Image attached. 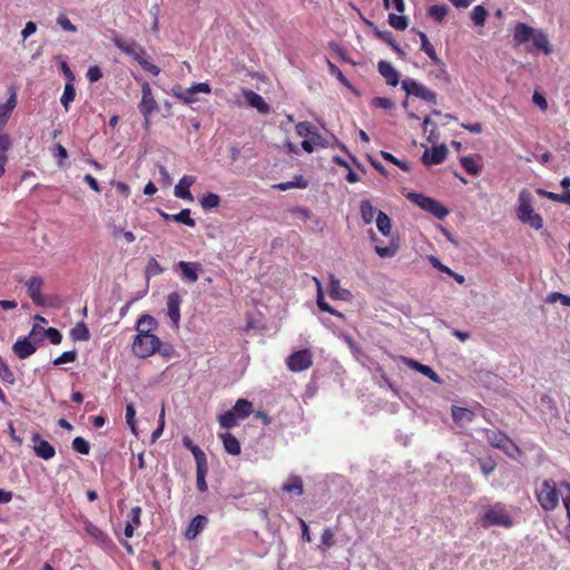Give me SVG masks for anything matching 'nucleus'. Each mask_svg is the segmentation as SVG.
Instances as JSON below:
<instances>
[{
	"instance_id": "nucleus-1",
	"label": "nucleus",
	"mask_w": 570,
	"mask_h": 570,
	"mask_svg": "<svg viewBox=\"0 0 570 570\" xmlns=\"http://www.w3.org/2000/svg\"><path fill=\"white\" fill-rule=\"evenodd\" d=\"M517 217L523 224L539 230L543 227L542 217L534 213L532 207V196L529 190L522 189L518 196Z\"/></svg>"
},
{
	"instance_id": "nucleus-2",
	"label": "nucleus",
	"mask_w": 570,
	"mask_h": 570,
	"mask_svg": "<svg viewBox=\"0 0 570 570\" xmlns=\"http://www.w3.org/2000/svg\"><path fill=\"white\" fill-rule=\"evenodd\" d=\"M159 347V337L156 334H147L145 331L144 334L135 335L131 352L139 358H146L157 353Z\"/></svg>"
},
{
	"instance_id": "nucleus-3",
	"label": "nucleus",
	"mask_w": 570,
	"mask_h": 570,
	"mask_svg": "<svg viewBox=\"0 0 570 570\" xmlns=\"http://www.w3.org/2000/svg\"><path fill=\"white\" fill-rule=\"evenodd\" d=\"M407 198L421 209L432 214L439 219L444 218L449 210L438 200L419 193H409Z\"/></svg>"
},
{
	"instance_id": "nucleus-4",
	"label": "nucleus",
	"mask_w": 570,
	"mask_h": 570,
	"mask_svg": "<svg viewBox=\"0 0 570 570\" xmlns=\"http://www.w3.org/2000/svg\"><path fill=\"white\" fill-rule=\"evenodd\" d=\"M537 497L543 510H554L559 503V495L556 482L553 480H544L537 493Z\"/></svg>"
},
{
	"instance_id": "nucleus-5",
	"label": "nucleus",
	"mask_w": 570,
	"mask_h": 570,
	"mask_svg": "<svg viewBox=\"0 0 570 570\" xmlns=\"http://www.w3.org/2000/svg\"><path fill=\"white\" fill-rule=\"evenodd\" d=\"M401 86L406 95L417 97L433 105L436 104V94L415 79L406 78L402 80Z\"/></svg>"
},
{
	"instance_id": "nucleus-6",
	"label": "nucleus",
	"mask_w": 570,
	"mask_h": 570,
	"mask_svg": "<svg viewBox=\"0 0 570 570\" xmlns=\"http://www.w3.org/2000/svg\"><path fill=\"white\" fill-rule=\"evenodd\" d=\"M484 521L488 525L510 528L513 521L502 503L489 507L484 512Z\"/></svg>"
},
{
	"instance_id": "nucleus-7",
	"label": "nucleus",
	"mask_w": 570,
	"mask_h": 570,
	"mask_svg": "<svg viewBox=\"0 0 570 570\" xmlns=\"http://www.w3.org/2000/svg\"><path fill=\"white\" fill-rule=\"evenodd\" d=\"M313 364V355L309 350H301L292 353L286 358V365L292 372H302L309 368Z\"/></svg>"
},
{
	"instance_id": "nucleus-8",
	"label": "nucleus",
	"mask_w": 570,
	"mask_h": 570,
	"mask_svg": "<svg viewBox=\"0 0 570 570\" xmlns=\"http://www.w3.org/2000/svg\"><path fill=\"white\" fill-rule=\"evenodd\" d=\"M114 45L118 48L122 53L130 56L135 61L140 65V61L145 60L146 51L145 49L135 41H126L121 38L115 37L112 39Z\"/></svg>"
},
{
	"instance_id": "nucleus-9",
	"label": "nucleus",
	"mask_w": 570,
	"mask_h": 570,
	"mask_svg": "<svg viewBox=\"0 0 570 570\" xmlns=\"http://www.w3.org/2000/svg\"><path fill=\"white\" fill-rule=\"evenodd\" d=\"M158 105L153 97L151 88L148 82L142 83V97L139 104V110L144 115L145 125L148 126L151 114L157 109Z\"/></svg>"
},
{
	"instance_id": "nucleus-10",
	"label": "nucleus",
	"mask_w": 570,
	"mask_h": 570,
	"mask_svg": "<svg viewBox=\"0 0 570 570\" xmlns=\"http://www.w3.org/2000/svg\"><path fill=\"white\" fill-rule=\"evenodd\" d=\"M181 296L178 292H171L167 296V316L174 328L179 327Z\"/></svg>"
},
{
	"instance_id": "nucleus-11",
	"label": "nucleus",
	"mask_w": 570,
	"mask_h": 570,
	"mask_svg": "<svg viewBox=\"0 0 570 570\" xmlns=\"http://www.w3.org/2000/svg\"><path fill=\"white\" fill-rule=\"evenodd\" d=\"M31 441L33 443L32 449L37 456L43 460H50L55 456V448L39 434H33Z\"/></svg>"
},
{
	"instance_id": "nucleus-12",
	"label": "nucleus",
	"mask_w": 570,
	"mask_h": 570,
	"mask_svg": "<svg viewBox=\"0 0 570 570\" xmlns=\"http://www.w3.org/2000/svg\"><path fill=\"white\" fill-rule=\"evenodd\" d=\"M196 183V177L194 176H190V175H184L179 181L177 183V185L175 186V189H174V195L177 197V198H180V199H184V200H187V202H193L194 200V197L189 190V188Z\"/></svg>"
},
{
	"instance_id": "nucleus-13",
	"label": "nucleus",
	"mask_w": 570,
	"mask_h": 570,
	"mask_svg": "<svg viewBox=\"0 0 570 570\" xmlns=\"http://www.w3.org/2000/svg\"><path fill=\"white\" fill-rule=\"evenodd\" d=\"M448 155V148L445 145L433 147L432 149H425L422 155V163L426 166L442 164Z\"/></svg>"
},
{
	"instance_id": "nucleus-14",
	"label": "nucleus",
	"mask_w": 570,
	"mask_h": 570,
	"mask_svg": "<svg viewBox=\"0 0 570 570\" xmlns=\"http://www.w3.org/2000/svg\"><path fill=\"white\" fill-rule=\"evenodd\" d=\"M83 530L85 532L91 537L95 542L101 547L102 549H108L110 548L111 546V540L109 539V537L101 530L99 529L96 524H94L92 522L90 521H86L85 524H83Z\"/></svg>"
},
{
	"instance_id": "nucleus-15",
	"label": "nucleus",
	"mask_w": 570,
	"mask_h": 570,
	"mask_svg": "<svg viewBox=\"0 0 570 570\" xmlns=\"http://www.w3.org/2000/svg\"><path fill=\"white\" fill-rule=\"evenodd\" d=\"M485 438L493 448L504 452H508L513 445L512 441L504 433L497 430H487Z\"/></svg>"
},
{
	"instance_id": "nucleus-16",
	"label": "nucleus",
	"mask_w": 570,
	"mask_h": 570,
	"mask_svg": "<svg viewBox=\"0 0 570 570\" xmlns=\"http://www.w3.org/2000/svg\"><path fill=\"white\" fill-rule=\"evenodd\" d=\"M177 267L181 272V279L191 284L197 282L198 272L202 269L199 263L180 261L177 263Z\"/></svg>"
},
{
	"instance_id": "nucleus-17",
	"label": "nucleus",
	"mask_w": 570,
	"mask_h": 570,
	"mask_svg": "<svg viewBox=\"0 0 570 570\" xmlns=\"http://www.w3.org/2000/svg\"><path fill=\"white\" fill-rule=\"evenodd\" d=\"M42 286H43V279L40 276H32L27 282L28 294H29L30 298L32 299V302L38 306L45 305V298L41 295Z\"/></svg>"
},
{
	"instance_id": "nucleus-18",
	"label": "nucleus",
	"mask_w": 570,
	"mask_h": 570,
	"mask_svg": "<svg viewBox=\"0 0 570 570\" xmlns=\"http://www.w3.org/2000/svg\"><path fill=\"white\" fill-rule=\"evenodd\" d=\"M243 96H244L246 102L250 107L256 108L259 114L266 115L269 112L268 104L257 92L249 90V89H245V90H243Z\"/></svg>"
},
{
	"instance_id": "nucleus-19",
	"label": "nucleus",
	"mask_w": 570,
	"mask_h": 570,
	"mask_svg": "<svg viewBox=\"0 0 570 570\" xmlns=\"http://www.w3.org/2000/svg\"><path fill=\"white\" fill-rule=\"evenodd\" d=\"M328 281H330V296L333 299H341V301H345V302H348L352 299V297H353L352 293L348 289L343 288L341 286V282L338 278H336L333 274H331L328 277Z\"/></svg>"
},
{
	"instance_id": "nucleus-20",
	"label": "nucleus",
	"mask_w": 570,
	"mask_h": 570,
	"mask_svg": "<svg viewBox=\"0 0 570 570\" xmlns=\"http://www.w3.org/2000/svg\"><path fill=\"white\" fill-rule=\"evenodd\" d=\"M538 29H534L523 22L515 24L513 30V40L515 45H523L532 40Z\"/></svg>"
},
{
	"instance_id": "nucleus-21",
	"label": "nucleus",
	"mask_w": 570,
	"mask_h": 570,
	"mask_svg": "<svg viewBox=\"0 0 570 570\" xmlns=\"http://www.w3.org/2000/svg\"><path fill=\"white\" fill-rule=\"evenodd\" d=\"M12 350L20 360H23L31 356L37 351V346L30 341V337H23L13 344Z\"/></svg>"
},
{
	"instance_id": "nucleus-22",
	"label": "nucleus",
	"mask_w": 570,
	"mask_h": 570,
	"mask_svg": "<svg viewBox=\"0 0 570 570\" xmlns=\"http://www.w3.org/2000/svg\"><path fill=\"white\" fill-rule=\"evenodd\" d=\"M377 69L387 85L395 87L400 82V73L390 62L381 60Z\"/></svg>"
},
{
	"instance_id": "nucleus-23",
	"label": "nucleus",
	"mask_w": 570,
	"mask_h": 570,
	"mask_svg": "<svg viewBox=\"0 0 570 570\" xmlns=\"http://www.w3.org/2000/svg\"><path fill=\"white\" fill-rule=\"evenodd\" d=\"M403 363L407 365L410 368L415 370L416 372L428 376L435 383H441L440 376L428 365L421 364L415 360L403 357Z\"/></svg>"
},
{
	"instance_id": "nucleus-24",
	"label": "nucleus",
	"mask_w": 570,
	"mask_h": 570,
	"mask_svg": "<svg viewBox=\"0 0 570 570\" xmlns=\"http://www.w3.org/2000/svg\"><path fill=\"white\" fill-rule=\"evenodd\" d=\"M17 105V94L12 90L7 102L0 105V131L4 128L9 117Z\"/></svg>"
},
{
	"instance_id": "nucleus-25",
	"label": "nucleus",
	"mask_w": 570,
	"mask_h": 570,
	"mask_svg": "<svg viewBox=\"0 0 570 570\" xmlns=\"http://www.w3.org/2000/svg\"><path fill=\"white\" fill-rule=\"evenodd\" d=\"M461 166L468 174L478 176L482 170V164L479 156H463L460 158Z\"/></svg>"
},
{
	"instance_id": "nucleus-26",
	"label": "nucleus",
	"mask_w": 570,
	"mask_h": 570,
	"mask_svg": "<svg viewBox=\"0 0 570 570\" xmlns=\"http://www.w3.org/2000/svg\"><path fill=\"white\" fill-rule=\"evenodd\" d=\"M140 515H141L140 507H134L130 509V512H129L130 520L127 522L125 530H124V534L126 538H131L134 535L135 529L140 525Z\"/></svg>"
},
{
	"instance_id": "nucleus-27",
	"label": "nucleus",
	"mask_w": 570,
	"mask_h": 570,
	"mask_svg": "<svg viewBox=\"0 0 570 570\" xmlns=\"http://www.w3.org/2000/svg\"><path fill=\"white\" fill-rule=\"evenodd\" d=\"M207 519L204 515H196L189 523L185 537L188 540L195 539L205 528Z\"/></svg>"
},
{
	"instance_id": "nucleus-28",
	"label": "nucleus",
	"mask_w": 570,
	"mask_h": 570,
	"mask_svg": "<svg viewBox=\"0 0 570 570\" xmlns=\"http://www.w3.org/2000/svg\"><path fill=\"white\" fill-rule=\"evenodd\" d=\"M156 320L153 316L145 314L138 318L135 330L137 334H144L145 331L147 332V334H155L154 331L156 330Z\"/></svg>"
},
{
	"instance_id": "nucleus-29",
	"label": "nucleus",
	"mask_w": 570,
	"mask_h": 570,
	"mask_svg": "<svg viewBox=\"0 0 570 570\" xmlns=\"http://www.w3.org/2000/svg\"><path fill=\"white\" fill-rule=\"evenodd\" d=\"M282 490L287 493H295L297 497L303 495V480L298 475H289L287 481L282 485Z\"/></svg>"
},
{
	"instance_id": "nucleus-30",
	"label": "nucleus",
	"mask_w": 570,
	"mask_h": 570,
	"mask_svg": "<svg viewBox=\"0 0 570 570\" xmlns=\"http://www.w3.org/2000/svg\"><path fill=\"white\" fill-rule=\"evenodd\" d=\"M224 449L232 455H238L240 453L239 441L229 432L220 434Z\"/></svg>"
},
{
	"instance_id": "nucleus-31",
	"label": "nucleus",
	"mask_w": 570,
	"mask_h": 570,
	"mask_svg": "<svg viewBox=\"0 0 570 570\" xmlns=\"http://www.w3.org/2000/svg\"><path fill=\"white\" fill-rule=\"evenodd\" d=\"M533 49L542 50L546 55H550L552 52V47L548 39V36L542 30L538 29L533 39Z\"/></svg>"
},
{
	"instance_id": "nucleus-32",
	"label": "nucleus",
	"mask_w": 570,
	"mask_h": 570,
	"mask_svg": "<svg viewBox=\"0 0 570 570\" xmlns=\"http://www.w3.org/2000/svg\"><path fill=\"white\" fill-rule=\"evenodd\" d=\"M183 444L186 449H188L196 461V464H202L207 462L206 454L204 451L196 444L193 443V441L188 436L183 438Z\"/></svg>"
},
{
	"instance_id": "nucleus-33",
	"label": "nucleus",
	"mask_w": 570,
	"mask_h": 570,
	"mask_svg": "<svg viewBox=\"0 0 570 570\" xmlns=\"http://www.w3.org/2000/svg\"><path fill=\"white\" fill-rule=\"evenodd\" d=\"M232 410L239 420H244L252 413L253 405L249 401L239 399L236 401Z\"/></svg>"
},
{
	"instance_id": "nucleus-34",
	"label": "nucleus",
	"mask_w": 570,
	"mask_h": 570,
	"mask_svg": "<svg viewBox=\"0 0 570 570\" xmlns=\"http://www.w3.org/2000/svg\"><path fill=\"white\" fill-rule=\"evenodd\" d=\"M452 417L456 423H469L473 420L474 413L466 407L453 406Z\"/></svg>"
},
{
	"instance_id": "nucleus-35",
	"label": "nucleus",
	"mask_w": 570,
	"mask_h": 570,
	"mask_svg": "<svg viewBox=\"0 0 570 570\" xmlns=\"http://www.w3.org/2000/svg\"><path fill=\"white\" fill-rule=\"evenodd\" d=\"M75 97L76 88L73 86V82H66L62 96L60 98V102L66 111L69 110L70 104L75 100Z\"/></svg>"
},
{
	"instance_id": "nucleus-36",
	"label": "nucleus",
	"mask_w": 570,
	"mask_h": 570,
	"mask_svg": "<svg viewBox=\"0 0 570 570\" xmlns=\"http://www.w3.org/2000/svg\"><path fill=\"white\" fill-rule=\"evenodd\" d=\"M376 227L379 232L384 236H389L391 234V219L385 213L381 210L377 213L376 216Z\"/></svg>"
},
{
	"instance_id": "nucleus-37",
	"label": "nucleus",
	"mask_w": 570,
	"mask_h": 570,
	"mask_svg": "<svg viewBox=\"0 0 570 570\" xmlns=\"http://www.w3.org/2000/svg\"><path fill=\"white\" fill-rule=\"evenodd\" d=\"M361 217L365 224H371L374 219L375 208L370 200L364 199L360 204Z\"/></svg>"
},
{
	"instance_id": "nucleus-38",
	"label": "nucleus",
	"mask_w": 570,
	"mask_h": 570,
	"mask_svg": "<svg viewBox=\"0 0 570 570\" xmlns=\"http://www.w3.org/2000/svg\"><path fill=\"white\" fill-rule=\"evenodd\" d=\"M206 473H207V462L202 463V464H196V485L200 492H205L207 490Z\"/></svg>"
},
{
	"instance_id": "nucleus-39",
	"label": "nucleus",
	"mask_w": 570,
	"mask_h": 570,
	"mask_svg": "<svg viewBox=\"0 0 570 570\" xmlns=\"http://www.w3.org/2000/svg\"><path fill=\"white\" fill-rule=\"evenodd\" d=\"M70 335L75 341H88L90 338L89 328L83 322L76 324V326L72 327Z\"/></svg>"
},
{
	"instance_id": "nucleus-40",
	"label": "nucleus",
	"mask_w": 570,
	"mask_h": 570,
	"mask_svg": "<svg viewBox=\"0 0 570 570\" xmlns=\"http://www.w3.org/2000/svg\"><path fill=\"white\" fill-rule=\"evenodd\" d=\"M171 220L179 223V224H184L189 227L196 226V222H195V219H193L190 217V209H188V208L181 209L178 214H173Z\"/></svg>"
},
{
	"instance_id": "nucleus-41",
	"label": "nucleus",
	"mask_w": 570,
	"mask_h": 570,
	"mask_svg": "<svg viewBox=\"0 0 570 570\" xmlns=\"http://www.w3.org/2000/svg\"><path fill=\"white\" fill-rule=\"evenodd\" d=\"M421 39V50L424 51L434 62H439V57L433 45L429 41L424 32H419Z\"/></svg>"
},
{
	"instance_id": "nucleus-42",
	"label": "nucleus",
	"mask_w": 570,
	"mask_h": 570,
	"mask_svg": "<svg viewBox=\"0 0 570 570\" xmlns=\"http://www.w3.org/2000/svg\"><path fill=\"white\" fill-rule=\"evenodd\" d=\"M449 12V8L445 4L439 6H432L428 10V14L431 19H433L436 22H442L445 18V16Z\"/></svg>"
},
{
	"instance_id": "nucleus-43",
	"label": "nucleus",
	"mask_w": 570,
	"mask_h": 570,
	"mask_svg": "<svg viewBox=\"0 0 570 570\" xmlns=\"http://www.w3.org/2000/svg\"><path fill=\"white\" fill-rule=\"evenodd\" d=\"M219 204H220V198L217 194H214V193H207L200 199V206L205 210L216 208L219 206Z\"/></svg>"
},
{
	"instance_id": "nucleus-44",
	"label": "nucleus",
	"mask_w": 570,
	"mask_h": 570,
	"mask_svg": "<svg viewBox=\"0 0 570 570\" xmlns=\"http://www.w3.org/2000/svg\"><path fill=\"white\" fill-rule=\"evenodd\" d=\"M239 419L238 416L233 412V410H229L218 417V422L222 428L230 429L235 426L238 423Z\"/></svg>"
},
{
	"instance_id": "nucleus-45",
	"label": "nucleus",
	"mask_w": 570,
	"mask_h": 570,
	"mask_svg": "<svg viewBox=\"0 0 570 570\" xmlns=\"http://www.w3.org/2000/svg\"><path fill=\"white\" fill-rule=\"evenodd\" d=\"M295 129H296V134L303 138H307V137L312 138V136L315 135V128L308 121L298 122L296 125Z\"/></svg>"
},
{
	"instance_id": "nucleus-46",
	"label": "nucleus",
	"mask_w": 570,
	"mask_h": 570,
	"mask_svg": "<svg viewBox=\"0 0 570 570\" xmlns=\"http://www.w3.org/2000/svg\"><path fill=\"white\" fill-rule=\"evenodd\" d=\"M389 23L396 30H405L407 28V19L402 14H389Z\"/></svg>"
},
{
	"instance_id": "nucleus-47",
	"label": "nucleus",
	"mask_w": 570,
	"mask_h": 570,
	"mask_svg": "<svg viewBox=\"0 0 570 570\" xmlns=\"http://www.w3.org/2000/svg\"><path fill=\"white\" fill-rule=\"evenodd\" d=\"M488 12L483 6H476L473 8L471 19L476 26H482L487 19Z\"/></svg>"
},
{
	"instance_id": "nucleus-48",
	"label": "nucleus",
	"mask_w": 570,
	"mask_h": 570,
	"mask_svg": "<svg viewBox=\"0 0 570 570\" xmlns=\"http://www.w3.org/2000/svg\"><path fill=\"white\" fill-rule=\"evenodd\" d=\"M558 301L564 306H570V296L559 292H551L546 298V302L549 304H553Z\"/></svg>"
},
{
	"instance_id": "nucleus-49",
	"label": "nucleus",
	"mask_w": 570,
	"mask_h": 570,
	"mask_svg": "<svg viewBox=\"0 0 570 570\" xmlns=\"http://www.w3.org/2000/svg\"><path fill=\"white\" fill-rule=\"evenodd\" d=\"M72 449L80 454H88L90 451V445L87 440L81 436H77L72 441Z\"/></svg>"
},
{
	"instance_id": "nucleus-50",
	"label": "nucleus",
	"mask_w": 570,
	"mask_h": 570,
	"mask_svg": "<svg viewBox=\"0 0 570 570\" xmlns=\"http://www.w3.org/2000/svg\"><path fill=\"white\" fill-rule=\"evenodd\" d=\"M0 379L8 384L14 383V375L8 364L0 358Z\"/></svg>"
},
{
	"instance_id": "nucleus-51",
	"label": "nucleus",
	"mask_w": 570,
	"mask_h": 570,
	"mask_svg": "<svg viewBox=\"0 0 570 570\" xmlns=\"http://www.w3.org/2000/svg\"><path fill=\"white\" fill-rule=\"evenodd\" d=\"M135 415L136 411L134 404L129 403L126 406V422L129 425L131 432L137 435L136 424H135Z\"/></svg>"
},
{
	"instance_id": "nucleus-52",
	"label": "nucleus",
	"mask_w": 570,
	"mask_h": 570,
	"mask_svg": "<svg viewBox=\"0 0 570 570\" xmlns=\"http://www.w3.org/2000/svg\"><path fill=\"white\" fill-rule=\"evenodd\" d=\"M371 105L376 108L390 110L394 108V102L385 97H375L372 99Z\"/></svg>"
},
{
	"instance_id": "nucleus-53",
	"label": "nucleus",
	"mask_w": 570,
	"mask_h": 570,
	"mask_svg": "<svg viewBox=\"0 0 570 570\" xmlns=\"http://www.w3.org/2000/svg\"><path fill=\"white\" fill-rule=\"evenodd\" d=\"M76 358H77L76 351H67V352H63L60 356H58L53 361V364L55 365H61V364H65V363H72V362L76 361Z\"/></svg>"
},
{
	"instance_id": "nucleus-54",
	"label": "nucleus",
	"mask_w": 570,
	"mask_h": 570,
	"mask_svg": "<svg viewBox=\"0 0 570 570\" xmlns=\"http://www.w3.org/2000/svg\"><path fill=\"white\" fill-rule=\"evenodd\" d=\"M57 23L68 32H77V27L67 18L65 14H59L57 18Z\"/></svg>"
},
{
	"instance_id": "nucleus-55",
	"label": "nucleus",
	"mask_w": 570,
	"mask_h": 570,
	"mask_svg": "<svg viewBox=\"0 0 570 570\" xmlns=\"http://www.w3.org/2000/svg\"><path fill=\"white\" fill-rule=\"evenodd\" d=\"M381 155L382 157L390 161V163H393L394 165H396L397 167H400L401 169L403 170H409L410 169V166L406 161H403V160H400L397 159L396 157H394L392 154L387 153V151H381Z\"/></svg>"
},
{
	"instance_id": "nucleus-56",
	"label": "nucleus",
	"mask_w": 570,
	"mask_h": 570,
	"mask_svg": "<svg viewBox=\"0 0 570 570\" xmlns=\"http://www.w3.org/2000/svg\"><path fill=\"white\" fill-rule=\"evenodd\" d=\"M375 252L376 254L380 256V257H383V258H389V257H393L395 254H396V247L391 245V246H376L375 247Z\"/></svg>"
},
{
	"instance_id": "nucleus-57",
	"label": "nucleus",
	"mask_w": 570,
	"mask_h": 570,
	"mask_svg": "<svg viewBox=\"0 0 570 570\" xmlns=\"http://www.w3.org/2000/svg\"><path fill=\"white\" fill-rule=\"evenodd\" d=\"M321 546L324 549H327V548H331L332 546H334V534L331 531V529L327 528L323 531L322 538H321Z\"/></svg>"
},
{
	"instance_id": "nucleus-58",
	"label": "nucleus",
	"mask_w": 570,
	"mask_h": 570,
	"mask_svg": "<svg viewBox=\"0 0 570 570\" xmlns=\"http://www.w3.org/2000/svg\"><path fill=\"white\" fill-rule=\"evenodd\" d=\"M45 334L48 337V340L55 345L60 344V342L62 340L61 333L53 327H49V328L45 330Z\"/></svg>"
},
{
	"instance_id": "nucleus-59",
	"label": "nucleus",
	"mask_w": 570,
	"mask_h": 570,
	"mask_svg": "<svg viewBox=\"0 0 570 570\" xmlns=\"http://www.w3.org/2000/svg\"><path fill=\"white\" fill-rule=\"evenodd\" d=\"M189 92L193 94H206L209 95L212 92V88L207 82H197L189 87Z\"/></svg>"
},
{
	"instance_id": "nucleus-60",
	"label": "nucleus",
	"mask_w": 570,
	"mask_h": 570,
	"mask_svg": "<svg viewBox=\"0 0 570 570\" xmlns=\"http://www.w3.org/2000/svg\"><path fill=\"white\" fill-rule=\"evenodd\" d=\"M316 304L318 306V308L323 312H327L332 315H335V316H338V317H342V313H340L338 311L334 309L326 301L325 298H322V299H316Z\"/></svg>"
},
{
	"instance_id": "nucleus-61",
	"label": "nucleus",
	"mask_w": 570,
	"mask_h": 570,
	"mask_svg": "<svg viewBox=\"0 0 570 570\" xmlns=\"http://www.w3.org/2000/svg\"><path fill=\"white\" fill-rule=\"evenodd\" d=\"M560 489L566 490V494L563 495L562 500H563L564 508L567 510V517L570 521V484L567 482H562L560 484Z\"/></svg>"
},
{
	"instance_id": "nucleus-62",
	"label": "nucleus",
	"mask_w": 570,
	"mask_h": 570,
	"mask_svg": "<svg viewBox=\"0 0 570 570\" xmlns=\"http://www.w3.org/2000/svg\"><path fill=\"white\" fill-rule=\"evenodd\" d=\"M86 77L90 82H96L102 77V72L98 66H91L88 68Z\"/></svg>"
},
{
	"instance_id": "nucleus-63",
	"label": "nucleus",
	"mask_w": 570,
	"mask_h": 570,
	"mask_svg": "<svg viewBox=\"0 0 570 570\" xmlns=\"http://www.w3.org/2000/svg\"><path fill=\"white\" fill-rule=\"evenodd\" d=\"M435 63H436V69L434 71H432L434 77L438 79L448 80L449 75L446 72L445 65L440 59H439V62H435Z\"/></svg>"
},
{
	"instance_id": "nucleus-64",
	"label": "nucleus",
	"mask_w": 570,
	"mask_h": 570,
	"mask_svg": "<svg viewBox=\"0 0 570 570\" xmlns=\"http://www.w3.org/2000/svg\"><path fill=\"white\" fill-rule=\"evenodd\" d=\"M479 463L484 475H490L495 469V463L492 460H480Z\"/></svg>"
}]
</instances>
